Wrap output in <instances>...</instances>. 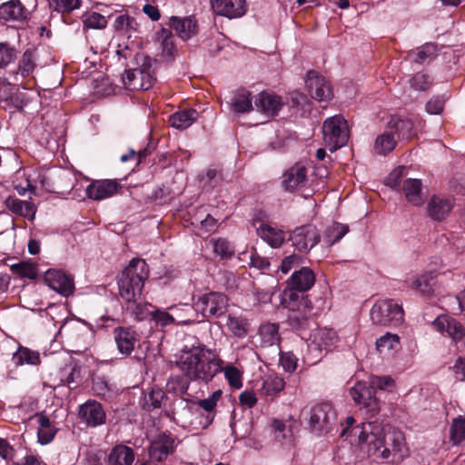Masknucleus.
<instances>
[{"instance_id":"2f4dec72","label":"nucleus","mask_w":465,"mask_h":465,"mask_svg":"<svg viewBox=\"0 0 465 465\" xmlns=\"http://www.w3.org/2000/svg\"><path fill=\"white\" fill-rule=\"evenodd\" d=\"M401 190L409 203L419 206L423 203L421 197V182L419 179L404 180Z\"/></svg>"},{"instance_id":"6ab92c4d","label":"nucleus","mask_w":465,"mask_h":465,"mask_svg":"<svg viewBox=\"0 0 465 465\" xmlns=\"http://www.w3.org/2000/svg\"><path fill=\"white\" fill-rule=\"evenodd\" d=\"M307 167L302 163H296L287 169L282 176V187L287 192H294L305 186L307 182Z\"/></svg>"},{"instance_id":"13d9d810","label":"nucleus","mask_w":465,"mask_h":465,"mask_svg":"<svg viewBox=\"0 0 465 465\" xmlns=\"http://www.w3.org/2000/svg\"><path fill=\"white\" fill-rule=\"evenodd\" d=\"M154 147L152 146L150 143L147 144L146 147L140 149L138 152H136L134 149H130L127 153H124L121 156L120 160L123 163H125L131 159L137 158L138 163H142L143 160H144L148 155L152 153Z\"/></svg>"},{"instance_id":"603ef678","label":"nucleus","mask_w":465,"mask_h":465,"mask_svg":"<svg viewBox=\"0 0 465 465\" xmlns=\"http://www.w3.org/2000/svg\"><path fill=\"white\" fill-rule=\"evenodd\" d=\"M84 22V29H104L107 25L106 18L95 12L87 15Z\"/></svg>"},{"instance_id":"a878e982","label":"nucleus","mask_w":465,"mask_h":465,"mask_svg":"<svg viewBox=\"0 0 465 465\" xmlns=\"http://www.w3.org/2000/svg\"><path fill=\"white\" fill-rule=\"evenodd\" d=\"M30 12L19 0H10L0 5V18L5 21H25Z\"/></svg>"},{"instance_id":"412c9836","label":"nucleus","mask_w":465,"mask_h":465,"mask_svg":"<svg viewBox=\"0 0 465 465\" xmlns=\"http://www.w3.org/2000/svg\"><path fill=\"white\" fill-rule=\"evenodd\" d=\"M391 131L397 134L399 140H411L417 135L415 122L411 117L392 115L389 124Z\"/></svg>"},{"instance_id":"a18cd8bd","label":"nucleus","mask_w":465,"mask_h":465,"mask_svg":"<svg viewBox=\"0 0 465 465\" xmlns=\"http://www.w3.org/2000/svg\"><path fill=\"white\" fill-rule=\"evenodd\" d=\"M348 232L349 226L347 224L334 222L326 228L323 241L329 245H333L338 242Z\"/></svg>"},{"instance_id":"6e6552de","label":"nucleus","mask_w":465,"mask_h":465,"mask_svg":"<svg viewBox=\"0 0 465 465\" xmlns=\"http://www.w3.org/2000/svg\"><path fill=\"white\" fill-rule=\"evenodd\" d=\"M325 145L331 152H335L348 142V126L341 115H334L326 119L322 125Z\"/></svg>"},{"instance_id":"338daca9","label":"nucleus","mask_w":465,"mask_h":465,"mask_svg":"<svg viewBox=\"0 0 465 465\" xmlns=\"http://www.w3.org/2000/svg\"><path fill=\"white\" fill-rule=\"evenodd\" d=\"M152 319L162 326H167L174 323L175 320L173 315L164 311L156 310L153 312Z\"/></svg>"},{"instance_id":"49530a36","label":"nucleus","mask_w":465,"mask_h":465,"mask_svg":"<svg viewBox=\"0 0 465 465\" xmlns=\"http://www.w3.org/2000/svg\"><path fill=\"white\" fill-rule=\"evenodd\" d=\"M259 333L262 341L268 345L276 344L280 340L279 327L275 323L262 324L259 329Z\"/></svg>"},{"instance_id":"7c9ffc66","label":"nucleus","mask_w":465,"mask_h":465,"mask_svg":"<svg viewBox=\"0 0 465 465\" xmlns=\"http://www.w3.org/2000/svg\"><path fill=\"white\" fill-rule=\"evenodd\" d=\"M12 361L16 367L24 364L37 366L41 363L40 353L37 351L19 345L16 351L13 353Z\"/></svg>"},{"instance_id":"bf43d9fd","label":"nucleus","mask_w":465,"mask_h":465,"mask_svg":"<svg viewBox=\"0 0 465 465\" xmlns=\"http://www.w3.org/2000/svg\"><path fill=\"white\" fill-rule=\"evenodd\" d=\"M298 358L292 351L280 353V363L287 372H293L297 368Z\"/></svg>"},{"instance_id":"4c0bfd02","label":"nucleus","mask_w":465,"mask_h":465,"mask_svg":"<svg viewBox=\"0 0 465 465\" xmlns=\"http://www.w3.org/2000/svg\"><path fill=\"white\" fill-rule=\"evenodd\" d=\"M158 39L161 40L162 56L171 62L174 59L177 52L174 44V35L172 31H159Z\"/></svg>"},{"instance_id":"4468645a","label":"nucleus","mask_w":465,"mask_h":465,"mask_svg":"<svg viewBox=\"0 0 465 465\" xmlns=\"http://www.w3.org/2000/svg\"><path fill=\"white\" fill-rule=\"evenodd\" d=\"M44 282L50 289L55 291L64 297H68L74 293V277L64 270H47L44 274Z\"/></svg>"},{"instance_id":"4d7b16f0","label":"nucleus","mask_w":465,"mask_h":465,"mask_svg":"<svg viewBox=\"0 0 465 465\" xmlns=\"http://www.w3.org/2000/svg\"><path fill=\"white\" fill-rule=\"evenodd\" d=\"M314 340L318 342L319 346H324V348L327 349L335 342V331L332 330L321 329L315 334Z\"/></svg>"},{"instance_id":"69168bd1","label":"nucleus","mask_w":465,"mask_h":465,"mask_svg":"<svg viewBox=\"0 0 465 465\" xmlns=\"http://www.w3.org/2000/svg\"><path fill=\"white\" fill-rule=\"evenodd\" d=\"M444 99L439 95L431 97L426 104V112L430 114H439L443 111Z\"/></svg>"},{"instance_id":"e433bc0d","label":"nucleus","mask_w":465,"mask_h":465,"mask_svg":"<svg viewBox=\"0 0 465 465\" xmlns=\"http://www.w3.org/2000/svg\"><path fill=\"white\" fill-rule=\"evenodd\" d=\"M438 44L426 43L415 50H412L409 55L412 57L413 62L423 64L432 61L438 55Z\"/></svg>"},{"instance_id":"c756f323","label":"nucleus","mask_w":465,"mask_h":465,"mask_svg":"<svg viewBox=\"0 0 465 465\" xmlns=\"http://www.w3.org/2000/svg\"><path fill=\"white\" fill-rule=\"evenodd\" d=\"M231 109L237 114H245L252 110V94L246 89H238L234 92L231 102Z\"/></svg>"},{"instance_id":"e2e57ef3","label":"nucleus","mask_w":465,"mask_h":465,"mask_svg":"<svg viewBox=\"0 0 465 465\" xmlns=\"http://www.w3.org/2000/svg\"><path fill=\"white\" fill-rule=\"evenodd\" d=\"M80 370L77 367L71 368L64 378H61V385L67 386L70 390L77 387L80 382Z\"/></svg>"},{"instance_id":"ddd939ff","label":"nucleus","mask_w":465,"mask_h":465,"mask_svg":"<svg viewBox=\"0 0 465 465\" xmlns=\"http://www.w3.org/2000/svg\"><path fill=\"white\" fill-rule=\"evenodd\" d=\"M175 438L169 431L157 434L151 441L148 454L152 462H162L175 450Z\"/></svg>"},{"instance_id":"f257e3e1","label":"nucleus","mask_w":465,"mask_h":465,"mask_svg":"<svg viewBox=\"0 0 465 465\" xmlns=\"http://www.w3.org/2000/svg\"><path fill=\"white\" fill-rule=\"evenodd\" d=\"M182 375L172 376L167 382V391L174 396L187 394L191 381L208 382L223 371V361L215 351L197 341L191 348L185 346L176 361Z\"/></svg>"},{"instance_id":"7ed1b4c3","label":"nucleus","mask_w":465,"mask_h":465,"mask_svg":"<svg viewBox=\"0 0 465 465\" xmlns=\"http://www.w3.org/2000/svg\"><path fill=\"white\" fill-rule=\"evenodd\" d=\"M148 277L149 268L146 262L141 258H133L116 277L120 297L124 302L140 299Z\"/></svg>"},{"instance_id":"f704fd0d","label":"nucleus","mask_w":465,"mask_h":465,"mask_svg":"<svg viewBox=\"0 0 465 465\" xmlns=\"http://www.w3.org/2000/svg\"><path fill=\"white\" fill-rule=\"evenodd\" d=\"M449 439L453 446L465 445V414L452 419L449 429Z\"/></svg>"},{"instance_id":"6e6d98bb","label":"nucleus","mask_w":465,"mask_h":465,"mask_svg":"<svg viewBox=\"0 0 465 465\" xmlns=\"http://www.w3.org/2000/svg\"><path fill=\"white\" fill-rule=\"evenodd\" d=\"M302 262V259L300 255L291 254L282 260L279 269L282 274H287L292 270H298Z\"/></svg>"},{"instance_id":"58836bf2","label":"nucleus","mask_w":465,"mask_h":465,"mask_svg":"<svg viewBox=\"0 0 465 465\" xmlns=\"http://www.w3.org/2000/svg\"><path fill=\"white\" fill-rule=\"evenodd\" d=\"M222 394L223 391L221 390H216L207 399L198 401V406L203 408L205 411H207V415L205 416L206 422L203 428L208 427L213 422L216 413L215 408L217 405V401L221 399Z\"/></svg>"},{"instance_id":"09e8293b","label":"nucleus","mask_w":465,"mask_h":465,"mask_svg":"<svg viewBox=\"0 0 465 465\" xmlns=\"http://www.w3.org/2000/svg\"><path fill=\"white\" fill-rule=\"evenodd\" d=\"M433 77L425 73L418 72L410 80L411 86L416 91H428L433 84Z\"/></svg>"},{"instance_id":"0e129e2a","label":"nucleus","mask_w":465,"mask_h":465,"mask_svg":"<svg viewBox=\"0 0 465 465\" xmlns=\"http://www.w3.org/2000/svg\"><path fill=\"white\" fill-rule=\"evenodd\" d=\"M369 381L372 384L377 392L379 390H390L393 387L394 381L389 376H371Z\"/></svg>"},{"instance_id":"3c124183","label":"nucleus","mask_w":465,"mask_h":465,"mask_svg":"<svg viewBox=\"0 0 465 465\" xmlns=\"http://www.w3.org/2000/svg\"><path fill=\"white\" fill-rule=\"evenodd\" d=\"M170 29H194L197 25L193 15L188 16H171L168 24Z\"/></svg>"},{"instance_id":"774afa93","label":"nucleus","mask_w":465,"mask_h":465,"mask_svg":"<svg viewBox=\"0 0 465 465\" xmlns=\"http://www.w3.org/2000/svg\"><path fill=\"white\" fill-rule=\"evenodd\" d=\"M219 282L226 290H232L237 286L236 276L233 272L229 271H223L219 273Z\"/></svg>"},{"instance_id":"a211bd4d","label":"nucleus","mask_w":465,"mask_h":465,"mask_svg":"<svg viewBox=\"0 0 465 465\" xmlns=\"http://www.w3.org/2000/svg\"><path fill=\"white\" fill-rule=\"evenodd\" d=\"M122 188L117 180H94L86 188V195L94 201H102L113 197Z\"/></svg>"},{"instance_id":"aec40b11","label":"nucleus","mask_w":465,"mask_h":465,"mask_svg":"<svg viewBox=\"0 0 465 465\" xmlns=\"http://www.w3.org/2000/svg\"><path fill=\"white\" fill-rule=\"evenodd\" d=\"M432 325L437 331L446 333L455 342L462 341L465 337L464 326L453 317L440 315L433 321Z\"/></svg>"},{"instance_id":"f8f14e48","label":"nucleus","mask_w":465,"mask_h":465,"mask_svg":"<svg viewBox=\"0 0 465 465\" xmlns=\"http://www.w3.org/2000/svg\"><path fill=\"white\" fill-rule=\"evenodd\" d=\"M289 241L301 252H308L321 241V234L314 224L308 223L295 228Z\"/></svg>"},{"instance_id":"0eeeda50","label":"nucleus","mask_w":465,"mask_h":465,"mask_svg":"<svg viewBox=\"0 0 465 465\" xmlns=\"http://www.w3.org/2000/svg\"><path fill=\"white\" fill-rule=\"evenodd\" d=\"M228 297L219 292H210L200 295L193 302V308L188 307V311L193 309L200 313L203 318H220L224 315L229 306Z\"/></svg>"},{"instance_id":"bb28decb","label":"nucleus","mask_w":465,"mask_h":465,"mask_svg":"<svg viewBox=\"0 0 465 465\" xmlns=\"http://www.w3.org/2000/svg\"><path fill=\"white\" fill-rule=\"evenodd\" d=\"M135 459L134 450L124 444L113 447L107 456V465H132Z\"/></svg>"},{"instance_id":"f03ea898","label":"nucleus","mask_w":465,"mask_h":465,"mask_svg":"<svg viewBox=\"0 0 465 465\" xmlns=\"http://www.w3.org/2000/svg\"><path fill=\"white\" fill-rule=\"evenodd\" d=\"M358 436V445L374 459L401 460L404 456L405 439L400 430H388L377 420L362 422L351 430Z\"/></svg>"},{"instance_id":"393cba45","label":"nucleus","mask_w":465,"mask_h":465,"mask_svg":"<svg viewBox=\"0 0 465 465\" xmlns=\"http://www.w3.org/2000/svg\"><path fill=\"white\" fill-rule=\"evenodd\" d=\"M36 67V49L35 47L26 49L15 70L9 72L14 76L15 81L19 80V76L24 79L32 74Z\"/></svg>"},{"instance_id":"a19ab883","label":"nucleus","mask_w":465,"mask_h":465,"mask_svg":"<svg viewBox=\"0 0 465 465\" xmlns=\"http://www.w3.org/2000/svg\"><path fill=\"white\" fill-rule=\"evenodd\" d=\"M38 441L42 445L50 443L54 440L57 432V429L51 424L50 419L45 415H41L38 418Z\"/></svg>"},{"instance_id":"1a4fd4ad","label":"nucleus","mask_w":465,"mask_h":465,"mask_svg":"<svg viewBox=\"0 0 465 465\" xmlns=\"http://www.w3.org/2000/svg\"><path fill=\"white\" fill-rule=\"evenodd\" d=\"M371 319L374 324L399 325L404 321V311L394 300H381L372 306Z\"/></svg>"},{"instance_id":"680f3d73","label":"nucleus","mask_w":465,"mask_h":465,"mask_svg":"<svg viewBox=\"0 0 465 465\" xmlns=\"http://www.w3.org/2000/svg\"><path fill=\"white\" fill-rule=\"evenodd\" d=\"M50 7L57 12H70L80 5L79 0H49Z\"/></svg>"},{"instance_id":"39448f33","label":"nucleus","mask_w":465,"mask_h":465,"mask_svg":"<svg viewBox=\"0 0 465 465\" xmlns=\"http://www.w3.org/2000/svg\"><path fill=\"white\" fill-rule=\"evenodd\" d=\"M141 60L142 63L139 67L125 69L122 76V83L124 88L130 91L148 90L156 81L157 60L147 55H143Z\"/></svg>"},{"instance_id":"20e7f679","label":"nucleus","mask_w":465,"mask_h":465,"mask_svg":"<svg viewBox=\"0 0 465 465\" xmlns=\"http://www.w3.org/2000/svg\"><path fill=\"white\" fill-rule=\"evenodd\" d=\"M316 276L309 267L302 266L294 270L286 280L285 287L281 293V304L283 308H295L301 302L310 301L306 292L312 288Z\"/></svg>"},{"instance_id":"c03bdc74","label":"nucleus","mask_w":465,"mask_h":465,"mask_svg":"<svg viewBox=\"0 0 465 465\" xmlns=\"http://www.w3.org/2000/svg\"><path fill=\"white\" fill-rule=\"evenodd\" d=\"M396 144L394 134L391 131H386L376 138L374 148L379 154L386 155L395 148Z\"/></svg>"},{"instance_id":"cd10ccee","label":"nucleus","mask_w":465,"mask_h":465,"mask_svg":"<svg viewBox=\"0 0 465 465\" xmlns=\"http://www.w3.org/2000/svg\"><path fill=\"white\" fill-rule=\"evenodd\" d=\"M452 206L451 200L434 195L428 203L427 210L431 219L442 221L449 215Z\"/></svg>"},{"instance_id":"4be33fe9","label":"nucleus","mask_w":465,"mask_h":465,"mask_svg":"<svg viewBox=\"0 0 465 465\" xmlns=\"http://www.w3.org/2000/svg\"><path fill=\"white\" fill-rule=\"evenodd\" d=\"M283 104H284L281 96L267 92H262L259 94L255 100V106L257 110L272 117L278 115Z\"/></svg>"},{"instance_id":"b1692460","label":"nucleus","mask_w":465,"mask_h":465,"mask_svg":"<svg viewBox=\"0 0 465 465\" xmlns=\"http://www.w3.org/2000/svg\"><path fill=\"white\" fill-rule=\"evenodd\" d=\"M190 401L183 396L168 397L163 403L164 415L170 420H174L176 416L185 418L190 414Z\"/></svg>"},{"instance_id":"423d86ee","label":"nucleus","mask_w":465,"mask_h":465,"mask_svg":"<svg viewBox=\"0 0 465 465\" xmlns=\"http://www.w3.org/2000/svg\"><path fill=\"white\" fill-rule=\"evenodd\" d=\"M303 415L310 430L317 435L328 434L337 424V412L329 402L317 403Z\"/></svg>"},{"instance_id":"5701e85b","label":"nucleus","mask_w":465,"mask_h":465,"mask_svg":"<svg viewBox=\"0 0 465 465\" xmlns=\"http://www.w3.org/2000/svg\"><path fill=\"white\" fill-rule=\"evenodd\" d=\"M213 7L217 14L228 18L241 17L247 10L245 0H216Z\"/></svg>"},{"instance_id":"9d476101","label":"nucleus","mask_w":465,"mask_h":465,"mask_svg":"<svg viewBox=\"0 0 465 465\" xmlns=\"http://www.w3.org/2000/svg\"><path fill=\"white\" fill-rule=\"evenodd\" d=\"M350 395L357 405H361L370 417H374L381 410L380 401L370 381H361L350 389Z\"/></svg>"},{"instance_id":"79ce46f5","label":"nucleus","mask_w":465,"mask_h":465,"mask_svg":"<svg viewBox=\"0 0 465 465\" xmlns=\"http://www.w3.org/2000/svg\"><path fill=\"white\" fill-rule=\"evenodd\" d=\"M11 272L19 277L29 280H35L38 277V269L36 264L27 261H21L17 263L9 265Z\"/></svg>"},{"instance_id":"ea45409f","label":"nucleus","mask_w":465,"mask_h":465,"mask_svg":"<svg viewBox=\"0 0 465 465\" xmlns=\"http://www.w3.org/2000/svg\"><path fill=\"white\" fill-rule=\"evenodd\" d=\"M139 299H134V301L124 302L125 311L131 314L136 321L141 322L152 318L153 312L149 310L152 306L148 303H142L138 302Z\"/></svg>"},{"instance_id":"9b49d317","label":"nucleus","mask_w":465,"mask_h":465,"mask_svg":"<svg viewBox=\"0 0 465 465\" xmlns=\"http://www.w3.org/2000/svg\"><path fill=\"white\" fill-rule=\"evenodd\" d=\"M295 308H286L289 311L287 317L288 326L294 331L299 332L300 335L305 331L312 329L315 325L312 313V303L311 301L297 304Z\"/></svg>"},{"instance_id":"c9c22d12","label":"nucleus","mask_w":465,"mask_h":465,"mask_svg":"<svg viewBox=\"0 0 465 465\" xmlns=\"http://www.w3.org/2000/svg\"><path fill=\"white\" fill-rule=\"evenodd\" d=\"M257 234L272 248L280 247L284 242V234L268 224H261L257 228Z\"/></svg>"},{"instance_id":"de8ad7c7","label":"nucleus","mask_w":465,"mask_h":465,"mask_svg":"<svg viewBox=\"0 0 465 465\" xmlns=\"http://www.w3.org/2000/svg\"><path fill=\"white\" fill-rule=\"evenodd\" d=\"M433 279L432 273H424L413 279L410 286L423 294H430L432 292Z\"/></svg>"},{"instance_id":"37998d69","label":"nucleus","mask_w":465,"mask_h":465,"mask_svg":"<svg viewBox=\"0 0 465 465\" xmlns=\"http://www.w3.org/2000/svg\"><path fill=\"white\" fill-rule=\"evenodd\" d=\"M210 243L213 245V252L221 260H229L234 255V246L225 238H213L210 240Z\"/></svg>"},{"instance_id":"f3484780","label":"nucleus","mask_w":465,"mask_h":465,"mask_svg":"<svg viewBox=\"0 0 465 465\" xmlns=\"http://www.w3.org/2000/svg\"><path fill=\"white\" fill-rule=\"evenodd\" d=\"M79 418L89 427L105 424L106 413L102 403L95 400H88L79 406Z\"/></svg>"},{"instance_id":"473e14b6","label":"nucleus","mask_w":465,"mask_h":465,"mask_svg":"<svg viewBox=\"0 0 465 465\" xmlns=\"http://www.w3.org/2000/svg\"><path fill=\"white\" fill-rule=\"evenodd\" d=\"M198 117V113L194 109H184L178 111L169 117V124L176 129H185L193 124Z\"/></svg>"},{"instance_id":"c85d7f7f","label":"nucleus","mask_w":465,"mask_h":465,"mask_svg":"<svg viewBox=\"0 0 465 465\" xmlns=\"http://www.w3.org/2000/svg\"><path fill=\"white\" fill-rule=\"evenodd\" d=\"M167 398L168 396L162 389L153 387L143 392L140 404L143 410L151 412L156 409H163V403Z\"/></svg>"},{"instance_id":"dca6fc26","label":"nucleus","mask_w":465,"mask_h":465,"mask_svg":"<svg viewBox=\"0 0 465 465\" xmlns=\"http://www.w3.org/2000/svg\"><path fill=\"white\" fill-rule=\"evenodd\" d=\"M114 341L121 359L131 356L136 343L139 342V334L131 326H118L113 331Z\"/></svg>"},{"instance_id":"2eb2a0df","label":"nucleus","mask_w":465,"mask_h":465,"mask_svg":"<svg viewBox=\"0 0 465 465\" xmlns=\"http://www.w3.org/2000/svg\"><path fill=\"white\" fill-rule=\"evenodd\" d=\"M305 85L311 97L314 100L329 102L333 97L331 83L314 70L307 73Z\"/></svg>"},{"instance_id":"72a5a7b5","label":"nucleus","mask_w":465,"mask_h":465,"mask_svg":"<svg viewBox=\"0 0 465 465\" xmlns=\"http://www.w3.org/2000/svg\"><path fill=\"white\" fill-rule=\"evenodd\" d=\"M285 387V381L282 377L275 374L267 375L260 389L263 396L270 397L272 400L276 397Z\"/></svg>"},{"instance_id":"052dcab7","label":"nucleus","mask_w":465,"mask_h":465,"mask_svg":"<svg viewBox=\"0 0 465 465\" xmlns=\"http://www.w3.org/2000/svg\"><path fill=\"white\" fill-rule=\"evenodd\" d=\"M224 376L231 387L240 389L242 386V374L234 366H227L224 369Z\"/></svg>"},{"instance_id":"8fccbe9b","label":"nucleus","mask_w":465,"mask_h":465,"mask_svg":"<svg viewBox=\"0 0 465 465\" xmlns=\"http://www.w3.org/2000/svg\"><path fill=\"white\" fill-rule=\"evenodd\" d=\"M226 325L229 330L237 337H244L248 332V323L246 320L242 317L229 314L227 317Z\"/></svg>"},{"instance_id":"864d4df0","label":"nucleus","mask_w":465,"mask_h":465,"mask_svg":"<svg viewBox=\"0 0 465 465\" xmlns=\"http://www.w3.org/2000/svg\"><path fill=\"white\" fill-rule=\"evenodd\" d=\"M17 56L16 50L6 43H0V68L7 66Z\"/></svg>"},{"instance_id":"5fc2aeb1","label":"nucleus","mask_w":465,"mask_h":465,"mask_svg":"<svg viewBox=\"0 0 465 465\" xmlns=\"http://www.w3.org/2000/svg\"><path fill=\"white\" fill-rule=\"evenodd\" d=\"M400 344V338L397 334L387 333L377 340V349L381 352L384 350L391 351L396 349Z\"/></svg>"}]
</instances>
